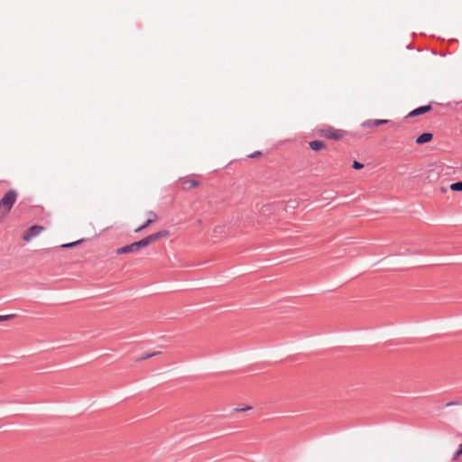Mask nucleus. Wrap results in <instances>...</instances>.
I'll return each mask as SVG.
<instances>
[{
	"label": "nucleus",
	"instance_id": "f257e3e1",
	"mask_svg": "<svg viewBox=\"0 0 462 462\" xmlns=\"http://www.w3.org/2000/svg\"><path fill=\"white\" fill-rule=\"evenodd\" d=\"M17 199V193L14 189H9L0 199V209L3 213H8L11 211L14 204Z\"/></svg>",
	"mask_w": 462,
	"mask_h": 462
},
{
	"label": "nucleus",
	"instance_id": "f03ea898",
	"mask_svg": "<svg viewBox=\"0 0 462 462\" xmlns=\"http://www.w3.org/2000/svg\"><path fill=\"white\" fill-rule=\"evenodd\" d=\"M147 245H148V244L144 237L137 242H134L130 245H127L118 248L116 253L118 254L135 253V252L139 251L141 248L145 247Z\"/></svg>",
	"mask_w": 462,
	"mask_h": 462
},
{
	"label": "nucleus",
	"instance_id": "7ed1b4c3",
	"mask_svg": "<svg viewBox=\"0 0 462 462\" xmlns=\"http://www.w3.org/2000/svg\"><path fill=\"white\" fill-rule=\"evenodd\" d=\"M319 133L322 136H324L328 139H332V140L337 141V140H340L343 138L342 132L339 130H337L331 126H328V127L320 129Z\"/></svg>",
	"mask_w": 462,
	"mask_h": 462
},
{
	"label": "nucleus",
	"instance_id": "20e7f679",
	"mask_svg": "<svg viewBox=\"0 0 462 462\" xmlns=\"http://www.w3.org/2000/svg\"><path fill=\"white\" fill-rule=\"evenodd\" d=\"M44 229L43 226L39 225H33L27 229V231L23 235V239L25 241H30L35 236H39L41 232Z\"/></svg>",
	"mask_w": 462,
	"mask_h": 462
},
{
	"label": "nucleus",
	"instance_id": "39448f33",
	"mask_svg": "<svg viewBox=\"0 0 462 462\" xmlns=\"http://www.w3.org/2000/svg\"><path fill=\"white\" fill-rule=\"evenodd\" d=\"M169 231L167 230H161L159 232L153 233L152 235H149L145 237L148 245L159 239L165 238L169 236Z\"/></svg>",
	"mask_w": 462,
	"mask_h": 462
},
{
	"label": "nucleus",
	"instance_id": "423d86ee",
	"mask_svg": "<svg viewBox=\"0 0 462 462\" xmlns=\"http://www.w3.org/2000/svg\"><path fill=\"white\" fill-rule=\"evenodd\" d=\"M431 109H432V107H431L430 104L426 105V106H419V107L413 109L411 112H410L408 116L413 117V116H417L420 115H423L427 112H430Z\"/></svg>",
	"mask_w": 462,
	"mask_h": 462
},
{
	"label": "nucleus",
	"instance_id": "0eeeda50",
	"mask_svg": "<svg viewBox=\"0 0 462 462\" xmlns=\"http://www.w3.org/2000/svg\"><path fill=\"white\" fill-rule=\"evenodd\" d=\"M433 138V134L431 133H423L420 135H419L416 139V143L418 144H424L429 142H430Z\"/></svg>",
	"mask_w": 462,
	"mask_h": 462
},
{
	"label": "nucleus",
	"instance_id": "6e6552de",
	"mask_svg": "<svg viewBox=\"0 0 462 462\" xmlns=\"http://www.w3.org/2000/svg\"><path fill=\"white\" fill-rule=\"evenodd\" d=\"M387 123H388V120H386V119L366 120L363 123V126H365V127L378 126V125H384Z\"/></svg>",
	"mask_w": 462,
	"mask_h": 462
},
{
	"label": "nucleus",
	"instance_id": "1a4fd4ad",
	"mask_svg": "<svg viewBox=\"0 0 462 462\" xmlns=\"http://www.w3.org/2000/svg\"><path fill=\"white\" fill-rule=\"evenodd\" d=\"M149 215L152 216L153 218H149L148 220H146V222L143 225H142L141 226L136 228L135 229L136 233L143 231V229H145L147 226H149L151 224H152L156 220V217H157L156 214H154L152 211H150Z\"/></svg>",
	"mask_w": 462,
	"mask_h": 462
},
{
	"label": "nucleus",
	"instance_id": "9d476101",
	"mask_svg": "<svg viewBox=\"0 0 462 462\" xmlns=\"http://www.w3.org/2000/svg\"><path fill=\"white\" fill-rule=\"evenodd\" d=\"M325 143L322 141L319 140H314L310 142V148L313 151H320L322 148H324Z\"/></svg>",
	"mask_w": 462,
	"mask_h": 462
},
{
	"label": "nucleus",
	"instance_id": "9b49d317",
	"mask_svg": "<svg viewBox=\"0 0 462 462\" xmlns=\"http://www.w3.org/2000/svg\"><path fill=\"white\" fill-rule=\"evenodd\" d=\"M182 188L184 189H190L192 188H195L199 185V182L195 180H184L181 182Z\"/></svg>",
	"mask_w": 462,
	"mask_h": 462
},
{
	"label": "nucleus",
	"instance_id": "f8f14e48",
	"mask_svg": "<svg viewBox=\"0 0 462 462\" xmlns=\"http://www.w3.org/2000/svg\"><path fill=\"white\" fill-rule=\"evenodd\" d=\"M160 354H161V352H159V351L152 352V353H147V354H145V355H143L142 356L137 357L136 361H143V360H146V359H148L150 357L156 356H158Z\"/></svg>",
	"mask_w": 462,
	"mask_h": 462
},
{
	"label": "nucleus",
	"instance_id": "ddd939ff",
	"mask_svg": "<svg viewBox=\"0 0 462 462\" xmlns=\"http://www.w3.org/2000/svg\"><path fill=\"white\" fill-rule=\"evenodd\" d=\"M450 189L453 191H462V180L452 183Z\"/></svg>",
	"mask_w": 462,
	"mask_h": 462
},
{
	"label": "nucleus",
	"instance_id": "4468645a",
	"mask_svg": "<svg viewBox=\"0 0 462 462\" xmlns=\"http://www.w3.org/2000/svg\"><path fill=\"white\" fill-rule=\"evenodd\" d=\"M83 242V239H79L76 242H72V243H68V244H65V245H62L61 247H64V248H72L79 244H81Z\"/></svg>",
	"mask_w": 462,
	"mask_h": 462
},
{
	"label": "nucleus",
	"instance_id": "2eb2a0df",
	"mask_svg": "<svg viewBox=\"0 0 462 462\" xmlns=\"http://www.w3.org/2000/svg\"><path fill=\"white\" fill-rule=\"evenodd\" d=\"M461 455H462V444H460V445L458 446V448H457V450L455 452V454H454V456H453V457H452V460H453V461H456V460L459 457V456H461Z\"/></svg>",
	"mask_w": 462,
	"mask_h": 462
},
{
	"label": "nucleus",
	"instance_id": "dca6fc26",
	"mask_svg": "<svg viewBox=\"0 0 462 462\" xmlns=\"http://www.w3.org/2000/svg\"><path fill=\"white\" fill-rule=\"evenodd\" d=\"M461 455H462V444H460V445L458 446V448H457V450L455 452V454H454V456H453V457H452V460H453V461H456V460L459 457V456H461Z\"/></svg>",
	"mask_w": 462,
	"mask_h": 462
},
{
	"label": "nucleus",
	"instance_id": "f3484780",
	"mask_svg": "<svg viewBox=\"0 0 462 462\" xmlns=\"http://www.w3.org/2000/svg\"><path fill=\"white\" fill-rule=\"evenodd\" d=\"M461 455H462V444H460V445L458 446V448H457V450L455 452V454H454V456H453V457H452V460H453V461H456V460L459 457V456H461Z\"/></svg>",
	"mask_w": 462,
	"mask_h": 462
},
{
	"label": "nucleus",
	"instance_id": "a211bd4d",
	"mask_svg": "<svg viewBox=\"0 0 462 462\" xmlns=\"http://www.w3.org/2000/svg\"><path fill=\"white\" fill-rule=\"evenodd\" d=\"M15 317V314L0 315V321L10 320Z\"/></svg>",
	"mask_w": 462,
	"mask_h": 462
},
{
	"label": "nucleus",
	"instance_id": "6ab92c4d",
	"mask_svg": "<svg viewBox=\"0 0 462 462\" xmlns=\"http://www.w3.org/2000/svg\"><path fill=\"white\" fill-rule=\"evenodd\" d=\"M225 232V226H217L214 228V233L220 235Z\"/></svg>",
	"mask_w": 462,
	"mask_h": 462
},
{
	"label": "nucleus",
	"instance_id": "aec40b11",
	"mask_svg": "<svg viewBox=\"0 0 462 462\" xmlns=\"http://www.w3.org/2000/svg\"><path fill=\"white\" fill-rule=\"evenodd\" d=\"M352 167H353V169H355V170H360V169H363V168H364V164H363V163H361V162H357V161H355V162H353Z\"/></svg>",
	"mask_w": 462,
	"mask_h": 462
},
{
	"label": "nucleus",
	"instance_id": "412c9836",
	"mask_svg": "<svg viewBox=\"0 0 462 462\" xmlns=\"http://www.w3.org/2000/svg\"><path fill=\"white\" fill-rule=\"evenodd\" d=\"M251 409H252V408H251L250 406H246V407H245V408H241V409L236 408V411H249V410H251Z\"/></svg>",
	"mask_w": 462,
	"mask_h": 462
},
{
	"label": "nucleus",
	"instance_id": "4be33fe9",
	"mask_svg": "<svg viewBox=\"0 0 462 462\" xmlns=\"http://www.w3.org/2000/svg\"><path fill=\"white\" fill-rule=\"evenodd\" d=\"M259 155H261V152H255L252 153L249 157L254 158V157H257Z\"/></svg>",
	"mask_w": 462,
	"mask_h": 462
},
{
	"label": "nucleus",
	"instance_id": "5701e85b",
	"mask_svg": "<svg viewBox=\"0 0 462 462\" xmlns=\"http://www.w3.org/2000/svg\"><path fill=\"white\" fill-rule=\"evenodd\" d=\"M456 404H457V402H448V403L446 404V406H452V405H456Z\"/></svg>",
	"mask_w": 462,
	"mask_h": 462
}]
</instances>
